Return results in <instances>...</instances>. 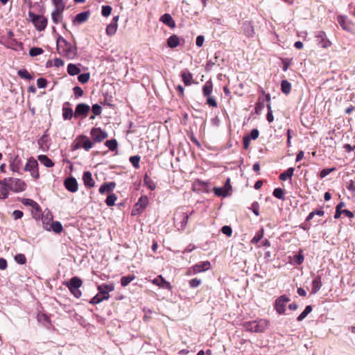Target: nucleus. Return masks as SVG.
Segmentation results:
<instances>
[{
	"instance_id": "6e6552de",
	"label": "nucleus",
	"mask_w": 355,
	"mask_h": 355,
	"mask_svg": "<svg viewBox=\"0 0 355 355\" xmlns=\"http://www.w3.org/2000/svg\"><path fill=\"white\" fill-rule=\"evenodd\" d=\"M37 166L38 164L37 160L33 157H31L25 165L24 170L26 171H29L31 173V175L34 179H38L40 177V173Z\"/></svg>"
},
{
	"instance_id": "473e14b6",
	"label": "nucleus",
	"mask_w": 355,
	"mask_h": 355,
	"mask_svg": "<svg viewBox=\"0 0 355 355\" xmlns=\"http://www.w3.org/2000/svg\"><path fill=\"white\" fill-rule=\"evenodd\" d=\"M214 194L216 196H222V197H226L228 196L229 194V192L228 191L226 190L225 188H224L223 187H214Z\"/></svg>"
},
{
	"instance_id": "bf43d9fd",
	"label": "nucleus",
	"mask_w": 355,
	"mask_h": 355,
	"mask_svg": "<svg viewBox=\"0 0 355 355\" xmlns=\"http://www.w3.org/2000/svg\"><path fill=\"white\" fill-rule=\"evenodd\" d=\"M200 272V266L198 264H196L192 268L188 269L187 274V275H192Z\"/></svg>"
},
{
	"instance_id": "69168bd1",
	"label": "nucleus",
	"mask_w": 355,
	"mask_h": 355,
	"mask_svg": "<svg viewBox=\"0 0 355 355\" xmlns=\"http://www.w3.org/2000/svg\"><path fill=\"white\" fill-rule=\"evenodd\" d=\"M74 96L76 98L82 96L83 95V90L81 89V87L78 86H76L73 89Z\"/></svg>"
},
{
	"instance_id": "0e129e2a",
	"label": "nucleus",
	"mask_w": 355,
	"mask_h": 355,
	"mask_svg": "<svg viewBox=\"0 0 355 355\" xmlns=\"http://www.w3.org/2000/svg\"><path fill=\"white\" fill-rule=\"evenodd\" d=\"M265 105L263 102H258L255 105L254 111L257 114H259L263 110Z\"/></svg>"
},
{
	"instance_id": "3c124183",
	"label": "nucleus",
	"mask_w": 355,
	"mask_h": 355,
	"mask_svg": "<svg viewBox=\"0 0 355 355\" xmlns=\"http://www.w3.org/2000/svg\"><path fill=\"white\" fill-rule=\"evenodd\" d=\"M44 52L43 49L42 48H40V47H33V48H31L29 51V55L31 56V57H35V56H37V55H41Z\"/></svg>"
},
{
	"instance_id": "dca6fc26",
	"label": "nucleus",
	"mask_w": 355,
	"mask_h": 355,
	"mask_svg": "<svg viewBox=\"0 0 355 355\" xmlns=\"http://www.w3.org/2000/svg\"><path fill=\"white\" fill-rule=\"evenodd\" d=\"M243 33L248 37H253L254 29L252 23L250 21H245L242 24Z\"/></svg>"
},
{
	"instance_id": "9d476101",
	"label": "nucleus",
	"mask_w": 355,
	"mask_h": 355,
	"mask_svg": "<svg viewBox=\"0 0 355 355\" xmlns=\"http://www.w3.org/2000/svg\"><path fill=\"white\" fill-rule=\"evenodd\" d=\"M315 37L318 44L322 48L327 49L331 44V42L328 40L324 31H318Z\"/></svg>"
},
{
	"instance_id": "2eb2a0df",
	"label": "nucleus",
	"mask_w": 355,
	"mask_h": 355,
	"mask_svg": "<svg viewBox=\"0 0 355 355\" xmlns=\"http://www.w3.org/2000/svg\"><path fill=\"white\" fill-rule=\"evenodd\" d=\"M69 102H65L62 107V117L64 120H71L74 116V112L70 107Z\"/></svg>"
},
{
	"instance_id": "a19ab883",
	"label": "nucleus",
	"mask_w": 355,
	"mask_h": 355,
	"mask_svg": "<svg viewBox=\"0 0 355 355\" xmlns=\"http://www.w3.org/2000/svg\"><path fill=\"white\" fill-rule=\"evenodd\" d=\"M135 279V277L134 275L123 276L121 278V284L122 286L125 287L128 286Z\"/></svg>"
},
{
	"instance_id": "423d86ee",
	"label": "nucleus",
	"mask_w": 355,
	"mask_h": 355,
	"mask_svg": "<svg viewBox=\"0 0 355 355\" xmlns=\"http://www.w3.org/2000/svg\"><path fill=\"white\" fill-rule=\"evenodd\" d=\"M28 17L38 31H44L48 23V19L43 15H36L32 12H28Z\"/></svg>"
},
{
	"instance_id": "4be33fe9",
	"label": "nucleus",
	"mask_w": 355,
	"mask_h": 355,
	"mask_svg": "<svg viewBox=\"0 0 355 355\" xmlns=\"http://www.w3.org/2000/svg\"><path fill=\"white\" fill-rule=\"evenodd\" d=\"M116 184L114 182H110L108 183L103 184L99 188V193L103 194L105 193H109L114 189Z\"/></svg>"
},
{
	"instance_id": "338daca9",
	"label": "nucleus",
	"mask_w": 355,
	"mask_h": 355,
	"mask_svg": "<svg viewBox=\"0 0 355 355\" xmlns=\"http://www.w3.org/2000/svg\"><path fill=\"white\" fill-rule=\"evenodd\" d=\"M53 5L55 6V8H61L64 9V3L63 0H51Z\"/></svg>"
},
{
	"instance_id": "4468645a",
	"label": "nucleus",
	"mask_w": 355,
	"mask_h": 355,
	"mask_svg": "<svg viewBox=\"0 0 355 355\" xmlns=\"http://www.w3.org/2000/svg\"><path fill=\"white\" fill-rule=\"evenodd\" d=\"M64 184L65 188L70 192L75 193L78 191V184L76 178L70 177L67 178Z\"/></svg>"
},
{
	"instance_id": "20e7f679",
	"label": "nucleus",
	"mask_w": 355,
	"mask_h": 355,
	"mask_svg": "<svg viewBox=\"0 0 355 355\" xmlns=\"http://www.w3.org/2000/svg\"><path fill=\"white\" fill-rule=\"evenodd\" d=\"M67 286L71 294L76 298H79L82 295L80 288L83 285L82 280L78 277H73L69 282L64 284Z\"/></svg>"
},
{
	"instance_id": "052dcab7",
	"label": "nucleus",
	"mask_w": 355,
	"mask_h": 355,
	"mask_svg": "<svg viewBox=\"0 0 355 355\" xmlns=\"http://www.w3.org/2000/svg\"><path fill=\"white\" fill-rule=\"evenodd\" d=\"M250 209L257 216L259 215V205L257 202H254Z\"/></svg>"
},
{
	"instance_id": "a18cd8bd",
	"label": "nucleus",
	"mask_w": 355,
	"mask_h": 355,
	"mask_svg": "<svg viewBox=\"0 0 355 355\" xmlns=\"http://www.w3.org/2000/svg\"><path fill=\"white\" fill-rule=\"evenodd\" d=\"M344 206H345V202H340L336 205V212H335V214H334V218L335 219L339 218L340 217L341 214H343L342 211L343 210V209H342V208Z\"/></svg>"
},
{
	"instance_id": "774afa93",
	"label": "nucleus",
	"mask_w": 355,
	"mask_h": 355,
	"mask_svg": "<svg viewBox=\"0 0 355 355\" xmlns=\"http://www.w3.org/2000/svg\"><path fill=\"white\" fill-rule=\"evenodd\" d=\"M46 84H47V81L44 78H40L37 80V85L39 88L46 87Z\"/></svg>"
},
{
	"instance_id": "ea45409f",
	"label": "nucleus",
	"mask_w": 355,
	"mask_h": 355,
	"mask_svg": "<svg viewBox=\"0 0 355 355\" xmlns=\"http://www.w3.org/2000/svg\"><path fill=\"white\" fill-rule=\"evenodd\" d=\"M272 195L279 200H284V190L282 188H275L273 190Z\"/></svg>"
},
{
	"instance_id": "4d7b16f0",
	"label": "nucleus",
	"mask_w": 355,
	"mask_h": 355,
	"mask_svg": "<svg viewBox=\"0 0 355 355\" xmlns=\"http://www.w3.org/2000/svg\"><path fill=\"white\" fill-rule=\"evenodd\" d=\"M15 260L19 264H25L26 263V258L24 254H17L15 256Z\"/></svg>"
},
{
	"instance_id": "aec40b11",
	"label": "nucleus",
	"mask_w": 355,
	"mask_h": 355,
	"mask_svg": "<svg viewBox=\"0 0 355 355\" xmlns=\"http://www.w3.org/2000/svg\"><path fill=\"white\" fill-rule=\"evenodd\" d=\"M114 286L112 284H103L98 286V294L102 296L109 295V292L114 291Z\"/></svg>"
},
{
	"instance_id": "f8f14e48",
	"label": "nucleus",
	"mask_w": 355,
	"mask_h": 355,
	"mask_svg": "<svg viewBox=\"0 0 355 355\" xmlns=\"http://www.w3.org/2000/svg\"><path fill=\"white\" fill-rule=\"evenodd\" d=\"M337 21L343 30L348 32L352 31L353 24L347 16L338 15L337 17Z\"/></svg>"
},
{
	"instance_id": "603ef678",
	"label": "nucleus",
	"mask_w": 355,
	"mask_h": 355,
	"mask_svg": "<svg viewBox=\"0 0 355 355\" xmlns=\"http://www.w3.org/2000/svg\"><path fill=\"white\" fill-rule=\"evenodd\" d=\"M105 146L112 151H114L117 148V141L116 139L107 140L105 142Z\"/></svg>"
},
{
	"instance_id": "bb28decb",
	"label": "nucleus",
	"mask_w": 355,
	"mask_h": 355,
	"mask_svg": "<svg viewBox=\"0 0 355 355\" xmlns=\"http://www.w3.org/2000/svg\"><path fill=\"white\" fill-rule=\"evenodd\" d=\"M21 202L25 206H30V207H31L36 211H40V207L39 205L36 202H35L34 200H33L31 199L24 198L21 200Z\"/></svg>"
},
{
	"instance_id": "c756f323",
	"label": "nucleus",
	"mask_w": 355,
	"mask_h": 355,
	"mask_svg": "<svg viewBox=\"0 0 355 355\" xmlns=\"http://www.w3.org/2000/svg\"><path fill=\"white\" fill-rule=\"evenodd\" d=\"M168 46L171 48H175L180 44L179 37L176 35H173L167 40Z\"/></svg>"
},
{
	"instance_id": "f03ea898",
	"label": "nucleus",
	"mask_w": 355,
	"mask_h": 355,
	"mask_svg": "<svg viewBox=\"0 0 355 355\" xmlns=\"http://www.w3.org/2000/svg\"><path fill=\"white\" fill-rule=\"evenodd\" d=\"M269 324V320L260 319L259 320L246 322L243 324V327L248 331L262 333L268 328Z\"/></svg>"
},
{
	"instance_id": "0eeeda50",
	"label": "nucleus",
	"mask_w": 355,
	"mask_h": 355,
	"mask_svg": "<svg viewBox=\"0 0 355 355\" xmlns=\"http://www.w3.org/2000/svg\"><path fill=\"white\" fill-rule=\"evenodd\" d=\"M290 302V298L286 295H282L275 300L274 308L275 311L279 314L285 313L286 304Z\"/></svg>"
},
{
	"instance_id": "f257e3e1",
	"label": "nucleus",
	"mask_w": 355,
	"mask_h": 355,
	"mask_svg": "<svg viewBox=\"0 0 355 355\" xmlns=\"http://www.w3.org/2000/svg\"><path fill=\"white\" fill-rule=\"evenodd\" d=\"M56 50L60 55L69 60L77 55V47L60 35L56 40Z\"/></svg>"
},
{
	"instance_id": "412c9836",
	"label": "nucleus",
	"mask_w": 355,
	"mask_h": 355,
	"mask_svg": "<svg viewBox=\"0 0 355 355\" xmlns=\"http://www.w3.org/2000/svg\"><path fill=\"white\" fill-rule=\"evenodd\" d=\"M152 282L158 286L160 288H168L170 289L171 288L170 283L166 282L162 275H159L156 278H155Z\"/></svg>"
},
{
	"instance_id": "6ab92c4d",
	"label": "nucleus",
	"mask_w": 355,
	"mask_h": 355,
	"mask_svg": "<svg viewBox=\"0 0 355 355\" xmlns=\"http://www.w3.org/2000/svg\"><path fill=\"white\" fill-rule=\"evenodd\" d=\"M63 10H64V9H61V8H54L53 9V10L51 12V19H52L53 23L58 24L62 21Z\"/></svg>"
},
{
	"instance_id": "864d4df0",
	"label": "nucleus",
	"mask_w": 355,
	"mask_h": 355,
	"mask_svg": "<svg viewBox=\"0 0 355 355\" xmlns=\"http://www.w3.org/2000/svg\"><path fill=\"white\" fill-rule=\"evenodd\" d=\"M304 257L302 251H300L299 253L294 255L293 257L294 262L297 265L302 264L304 261Z\"/></svg>"
},
{
	"instance_id": "9b49d317",
	"label": "nucleus",
	"mask_w": 355,
	"mask_h": 355,
	"mask_svg": "<svg viewBox=\"0 0 355 355\" xmlns=\"http://www.w3.org/2000/svg\"><path fill=\"white\" fill-rule=\"evenodd\" d=\"M90 135L95 142H101L107 137V132L99 128H93Z\"/></svg>"
},
{
	"instance_id": "c85d7f7f",
	"label": "nucleus",
	"mask_w": 355,
	"mask_h": 355,
	"mask_svg": "<svg viewBox=\"0 0 355 355\" xmlns=\"http://www.w3.org/2000/svg\"><path fill=\"white\" fill-rule=\"evenodd\" d=\"M291 90V84L287 80H283L281 82V91L286 95L290 94Z\"/></svg>"
},
{
	"instance_id": "5701e85b",
	"label": "nucleus",
	"mask_w": 355,
	"mask_h": 355,
	"mask_svg": "<svg viewBox=\"0 0 355 355\" xmlns=\"http://www.w3.org/2000/svg\"><path fill=\"white\" fill-rule=\"evenodd\" d=\"M160 21L170 28L175 26V23L170 14L166 13L163 15L160 18Z\"/></svg>"
},
{
	"instance_id": "72a5a7b5",
	"label": "nucleus",
	"mask_w": 355,
	"mask_h": 355,
	"mask_svg": "<svg viewBox=\"0 0 355 355\" xmlns=\"http://www.w3.org/2000/svg\"><path fill=\"white\" fill-rule=\"evenodd\" d=\"M182 80L186 85H189L191 83L192 75L188 71H184L181 73Z\"/></svg>"
},
{
	"instance_id": "6e6d98bb",
	"label": "nucleus",
	"mask_w": 355,
	"mask_h": 355,
	"mask_svg": "<svg viewBox=\"0 0 355 355\" xmlns=\"http://www.w3.org/2000/svg\"><path fill=\"white\" fill-rule=\"evenodd\" d=\"M90 78V74L89 73H84L82 74H80L78 76V80L81 83H86L89 81Z\"/></svg>"
},
{
	"instance_id": "e2e57ef3",
	"label": "nucleus",
	"mask_w": 355,
	"mask_h": 355,
	"mask_svg": "<svg viewBox=\"0 0 355 355\" xmlns=\"http://www.w3.org/2000/svg\"><path fill=\"white\" fill-rule=\"evenodd\" d=\"M221 232L227 236H231L232 234V227L229 225H224L222 227Z\"/></svg>"
},
{
	"instance_id": "7ed1b4c3",
	"label": "nucleus",
	"mask_w": 355,
	"mask_h": 355,
	"mask_svg": "<svg viewBox=\"0 0 355 355\" xmlns=\"http://www.w3.org/2000/svg\"><path fill=\"white\" fill-rule=\"evenodd\" d=\"M3 184L7 187L8 190L18 193L26 190V184L21 179L8 178L3 180Z\"/></svg>"
},
{
	"instance_id": "de8ad7c7",
	"label": "nucleus",
	"mask_w": 355,
	"mask_h": 355,
	"mask_svg": "<svg viewBox=\"0 0 355 355\" xmlns=\"http://www.w3.org/2000/svg\"><path fill=\"white\" fill-rule=\"evenodd\" d=\"M117 197L114 193H111L108 195L105 200V203L107 206L111 207L114 205L115 201L116 200Z\"/></svg>"
},
{
	"instance_id": "39448f33",
	"label": "nucleus",
	"mask_w": 355,
	"mask_h": 355,
	"mask_svg": "<svg viewBox=\"0 0 355 355\" xmlns=\"http://www.w3.org/2000/svg\"><path fill=\"white\" fill-rule=\"evenodd\" d=\"M189 215L183 208H179L175 213L174 222L178 230H183L187 223Z\"/></svg>"
},
{
	"instance_id": "f3484780",
	"label": "nucleus",
	"mask_w": 355,
	"mask_h": 355,
	"mask_svg": "<svg viewBox=\"0 0 355 355\" xmlns=\"http://www.w3.org/2000/svg\"><path fill=\"white\" fill-rule=\"evenodd\" d=\"M83 180L86 187L90 189L95 187V182L92 178V175L90 171H85L83 175Z\"/></svg>"
},
{
	"instance_id": "393cba45",
	"label": "nucleus",
	"mask_w": 355,
	"mask_h": 355,
	"mask_svg": "<svg viewBox=\"0 0 355 355\" xmlns=\"http://www.w3.org/2000/svg\"><path fill=\"white\" fill-rule=\"evenodd\" d=\"M37 159L40 162L44 165L46 167L51 168L54 166L53 161L45 155H40L37 157Z\"/></svg>"
},
{
	"instance_id": "13d9d810",
	"label": "nucleus",
	"mask_w": 355,
	"mask_h": 355,
	"mask_svg": "<svg viewBox=\"0 0 355 355\" xmlns=\"http://www.w3.org/2000/svg\"><path fill=\"white\" fill-rule=\"evenodd\" d=\"M336 170V168L335 167H333V168H323L320 173V178H325L327 175H328L330 173Z\"/></svg>"
},
{
	"instance_id": "8fccbe9b",
	"label": "nucleus",
	"mask_w": 355,
	"mask_h": 355,
	"mask_svg": "<svg viewBox=\"0 0 355 355\" xmlns=\"http://www.w3.org/2000/svg\"><path fill=\"white\" fill-rule=\"evenodd\" d=\"M92 111L94 114V116H92L90 117L91 119H94L95 118V116L100 115L102 112L101 107L98 104H94L92 105Z\"/></svg>"
},
{
	"instance_id": "1a4fd4ad",
	"label": "nucleus",
	"mask_w": 355,
	"mask_h": 355,
	"mask_svg": "<svg viewBox=\"0 0 355 355\" xmlns=\"http://www.w3.org/2000/svg\"><path fill=\"white\" fill-rule=\"evenodd\" d=\"M90 107L89 105L83 103H79L76 107L74 117L78 118L81 116L82 118H85L87 116Z\"/></svg>"
},
{
	"instance_id": "680f3d73",
	"label": "nucleus",
	"mask_w": 355,
	"mask_h": 355,
	"mask_svg": "<svg viewBox=\"0 0 355 355\" xmlns=\"http://www.w3.org/2000/svg\"><path fill=\"white\" fill-rule=\"evenodd\" d=\"M112 12V7L110 6H103L102 7V15L104 17H108Z\"/></svg>"
},
{
	"instance_id": "58836bf2",
	"label": "nucleus",
	"mask_w": 355,
	"mask_h": 355,
	"mask_svg": "<svg viewBox=\"0 0 355 355\" xmlns=\"http://www.w3.org/2000/svg\"><path fill=\"white\" fill-rule=\"evenodd\" d=\"M206 98V104L211 107H217V101L214 96L209 94V96H204Z\"/></svg>"
},
{
	"instance_id": "7c9ffc66",
	"label": "nucleus",
	"mask_w": 355,
	"mask_h": 355,
	"mask_svg": "<svg viewBox=\"0 0 355 355\" xmlns=\"http://www.w3.org/2000/svg\"><path fill=\"white\" fill-rule=\"evenodd\" d=\"M213 90V84L211 80H208L205 83L204 86L202 87V94L203 96H209L211 94Z\"/></svg>"
},
{
	"instance_id": "79ce46f5",
	"label": "nucleus",
	"mask_w": 355,
	"mask_h": 355,
	"mask_svg": "<svg viewBox=\"0 0 355 355\" xmlns=\"http://www.w3.org/2000/svg\"><path fill=\"white\" fill-rule=\"evenodd\" d=\"M118 25L117 24H110L107 25L106 28V33L107 35L112 36L114 35L117 30Z\"/></svg>"
},
{
	"instance_id": "cd10ccee",
	"label": "nucleus",
	"mask_w": 355,
	"mask_h": 355,
	"mask_svg": "<svg viewBox=\"0 0 355 355\" xmlns=\"http://www.w3.org/2000/svg\"><path fill=\"white\" fill-rule=\"evenodd\" d=\"M79 139L83 141L81 147H83L85 150L88 151L92 148L93 143L86 136H80Z\"/></svg>"
},
{
	"instance_id": "a878e982",
	"label": "nucleus",
	"mask_w": 355,
	"mask_h": 355,
	"mask_svg": "<svg viewBox=\"0 0 355 355\" xmlns=\"http://www.w3.org/2000/svg\"><path fill=\"white\" fill-rule=\"evenodd\" d=\"M294 168L290 167L286 171H284L279 175V180L282 181H286L287 179H291L294 173Z\"/></svg>"
},
{
	"instance_id": "09e8293b",
	"label": "nucleus",
	"mask_w": 355,
	"mask_h": 355,
	"mask_svg": "<svg viewBox=\"0 0 355 355\" xmlns=\"http://www.w3.org/2000/svg\"><path fill=\"white\" fill-rule=\"evenodd\" d=\"M263 236V229L256 233L255 236L251 240V243L253 244L258 243Z\"/></svg>"
},
{
	"instance_id": "c9c22d12",
	"label": "nucleus",
	"mask_w": 355,
	"mask_h": 355,
	"mask_svg": "<svg viewBox=\"0 0 355 355\" xmlns=\"http://www.w3.org/2000/svg\"><path fill=\"white\" fill-rule=\"evenodd\" d=\"M8 196V190L7 187L3 184V180L0 183V198L6 199Z\"/></svg>"
},
{
	"instance_id": "5fc2aeb1",
	"label": "nucleus",
	"mask_w": 355,
	"mask_h": 355,
	"mask_svg": "<svg viewBox=\"0 0 355 355\" xmlns=\"http://www.w3.org/2000/svg\"><path fill=\"white\" fill-rule=\"evenodd\" d=\"M140 157L138 155L131 156L130 157V162L135 168H139Z\"/></svg>"
},
{
	"instance_id": "a211bd4d",
	"label": "nucleus",
	"mask_w": 355,
	"mask_h": 355,
	"mask_svg": "<svg viewBox=\"0 0 355 355\" xmlns=\"http://www.w3.org/2000/svg\"><path fill=\"white\" fill-rule=\"evenodd\" d=\"M321 279L322 277L320 275H317L314 277L312 281L311 294L317 293L321 288L322 286Z\"/></svg>"
},
{
	"instance_id": "49530a36",
	"label": "nucleus",
	"mask_w": 355,
	"mask_h": 355,
	"mask_svg": "<svg viewBox=\"0 0 355 355\" xmlns=\"http://www.w3.org/2000/svg\"><path fill=\"white\" fill-rule=\"evenodd\" d=\"M51 227L55 233H60L63 230L62 224L58 221H53Z\"/></svg>"
},
{
	"instance_id": "ddd939ff",
	"label": "nucleus",
	"mask_w": 355,
	"mask_h": 355,
	"mask_svg": "<svg viewBox=\"0 0 355 355\" xmlns=\"http://www.w3.org/2000/svg\"><path fill=\"white\" fill-rule=\"evenodd\" d=\"M148 204V198L146 196L140 197L138 202L135 205V208L132 211V214L135 215L136 211L141 212L147 207Z\"/></svg>"
},
{
	"instance_id": "f704fd0d",
	"label": "nucleus",
	"mask_w": 355,
	"mask_h": 355,
	"mask_svg": "<svg viewBox=\"0 0 355 355\" xmlns=\"http://www.w3.org/2000/svg\"><path fill=\"white\" fill-rule=\"evenodd\" d=\"M312 309L313 308L311 305H307L304 310L298 315L297 320L299 322L302 321L312 311Z\"/></svg>"
},
{
	"instance_id": "c03bdc74",
	"label": "nucleus",
	"mask_w": 355,
	"mask_h": 355,
	"mask_svg": "<svg viewBox=\"0 0 355 355\" xmlns=\"http://www.w3.org/2000/svg\"><path fill=\"white\" fill-rule=\"evenodd\" d=\"M17 74L20 78H24V79H26V80H32L33 79V76L25 69L19 70L17 72Z\"/></svg>"
},
{
	"instance_id": "2f4dec72",
	"label": "nucleus",
	"mask_w": 355,
	"mask_h": 355,
	"mask_svg": "<svg viewBox=\"0 0 355 355\" xmlns=\"http://www.w3.org/2000/svg\"><path fill=\"white\" fill-rule=\"evenodd\" d=\"M67 72L71 76H75L80 72V69L76 64L70 63L67 66Z\"/></svg>"
},
{
	"instance_id": "e433bc0d",
	"label": "nucleus",
	"mask_w": 355,
	"mask_h": 355,
	"mask_svg": "<svg viewBox=\"0 0 355 355\" xmlns=\"http://www.w3.org/2000/svg\"><path fill=\"white\" fill-rule=\"evenodd\" d=\"M109 297L110 295L101 296L99 294H97L91 299L89 303L92 304H97L101 302L103 300H107Z\"/></svg>"
},
{
	"instance_id": "37998d69",
	"label": "nucleus",
	"mask_w": 355,
	"mask_h": 355,
	"mask_svg": "<svg viewBox=\"0 0 355 355\" xmlns=\"http://www.w3.org/2000/svg\"><path fill=\"white\" fill-rule=\"evenodd\" d=\"M144 184L146 185L151 191L156 188L155 183L147 175L144 177Z\"/></svg>"
},
{
	"instance_id": "4c0bfd02",
	"label": "nucleus",
	"mask_w": 355,
	"mask_h": 355,
	"mask_svg": "<svg viewBox=\"0 0 355 355\" xmlns=\"http://www.w3.org/2000/svg\"><path fill=\"white\" fill-rule=\"evenodd\" d=\"M38 144L42 148H49L48 135L44 133L38 141Z\"/></svg>"
},
{
	"instance_id": "b1692460",
	"label": "nucleus",
	"mask_w": 355,
	"mask_h": 355,
	"mask_svg": "<svg viewBox=\"0 0 355 355\" xmlns=\"http://www.w3.org/2000/svg\"><path fill=\"white\" fill-rule=\"evenodd\" d=\"M90 12L89 11H85L82 12L80 13H78L73 21V23H84L85 22L89 17Z\"/></svg>"
}]
</instances>
